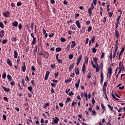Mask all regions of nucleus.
<instances>
[{"label": "nucleus", "instance_id": "obj_1", "mask_svg": "<svg viewBox=\"0 0 125 125\" xmlns=\"http://www.w3.org/2000/svg\"><path fill=\"white\" fill-rule=\"evenodd\" d=\"M91 7L90 8H89L88 10V12L89 16H91V15H92V10H93L94 9V6L93 5V2H92L91 3Z\"/></svg>", "mask_w": 125, "mask_h": 125}, {"label": "nucleus", "instance_id": "obj_2", "mask_svg": "<svg viewBox=\"0 0 125 125\" xmlns=\"http://www.w3.org/2000/svg\"><path fill=\"white\" fill-rule=\"evenodd\" d=\"M101 67H102V71H101V83L102 84H103V81L104 79V75L103 72V64H102V66H101Z\"/></svg>", "mask_w": 125, "mask_h": 125}, {"label": "nucleus", "instance_id": "obj_3", "mask_svg": "<svg viewBox=\"0 0 125 125\" xmlns=\"http://www.w3.org/2000/svg\"><path fill=\"white\" fill-rule=\"evenodd\" d=\"M53 119V122H51V124L54 125V124H58V122H59V117H55V118H52Z\"/></svg>", "mask_w": 125, "mask_h": 125}, {"label": "nucleus", "instance_id": "obj_4", "mask_svg": "<svg viewBox=\"0 0 125 125\" xmlns=\"http://www.w3.org/2000/svg\"><path fill=\"white\" fill-rule=\"evenodd\" d=\"M82 59H83V56L82 55H80L77 59V65H79L81 61H82Z\"/></svg>", "mask_w": 125, "mask_h": 125}, {"label": "nucleus", "instance_id": "obj_5", "mask_svg": "<svg viewBox=\"0 0 125 125\" xmlns=\"http://www.w3.org/2000/svg\"><path fill=\"white\" fill-rule=\"evenodd\" d=\"M113 71V68L112 67H108V71L107 75V77L108 76V74H109V79H110Z\"/></svg>", "mask_w": 125, "mask_h": 125}, {"label": "nucleus", "instance_id": "obj_6", "mask_svg": "<svg viewBox=\"0 0 125 125\" xmlns=\"http://www.w3.org/2000/svg\"><path fill=\"white\" fill-rule=\"evenodd\" d=\"M3 16L6 18H9L10 17V13L9 11H7V12H5V13H3Z\"/></svg>", "mask_w": 125, "mask_h": 125}, {"label": "nucleus", "instance_id": "obj_7", "mask_svg": "<svg viewBox=\"0 0 125 125\" xmlns=\"http://www.w3.org/2000/svg\"><path fill=\"white\" fill-rule=\"evenodd\" d=\"M22 70L23 72H25L26 67V64L25 62H22V65L21 66Z\"/></svg>", "mask_w": 125, "mask_h": 125}, {"label": "nucleus", "instance_id": "obj_8", "mask_svg": "<svg viewBox=\"0 0 125 125\" xmlns=\"http://www.w3.org/2000/svg\"><path fill=\"white\" fill-rule=\"evenodd\" d=\"M50 73V71H46L45 75V77H44V80H47V79H48Z\"/></svg>", "mask_w": 125, "mask_h": 125}, {"label": "nucleus", "instance_id": "obj_9", "mask_svg": "<svg viewBox=\"0 0 125 125\" xmlns=\"http://www.w3.org/2000/svg\"><path fill=\"white\" fill-rule=\"evenodd\" d=\"M36 43H37V38L35 37L34 35V37H33L32 42H31V45H35Z\"/></svg>", "mask_w": 125, "mask_h": 125}, {"label": "nucleus", "instance_id": "obj_10", "mask_svg": "<svg viewBox=\"0 0 125 125\" xmlns=\"http://www.w3.org/2000/svg\"><path fill=\"white\" fill-rule=\"evenodd\" d=\"M82 71L83 73L84 74L86 71V66H85V62L83 63V68H82Z\"/></svg>", "mask_w": 125, "mask_h": 125}, {"label": "nucleus", "instance_id": "obj_11", "mask_svg": "<svg viewBox=\"0 0 125 125\" xmlns=\"http://www.w3.org/2000/svg\"><path fill=\"white\" fill-rule=\"evenodd\" d=\"M80 81H81L80 79H78V80H77V82L75 83V86L77 89H78L79 87Z\"/></svg>", "mask_w": 125, "mask_h": 125}, {"label": "nucleus", "instance_id": "obj_12", "mask_svg": "<svg viewBox=\"0 0 125 125\" xmlns=\"http://www.w3.org/2000/svg\"><path fill=\"white\" fill-rule=\"evenodd\" d=\"M7 63L10 65V66H12L13 65V63L11 62V61H10V59H7Z\"/></svg>", "mask_w": 125, "mask_h": 125}, {"label": "nucleus", "instance_id": "obj_13", "mask_svg": "<svg viewBox=\"0 0 125 125\" xmlns=\"http://www.w3.org/2000/svg\"><path fill=\"white\" fill-rule=\"evenodd\" d=\"M18 24H19L18 21H14V22L12 23V25H13V26L15 27H17L18 26Z\"/></svg>", "mask_w": 125, "mask_h": 125}, {"label": "nucleus", "instance_id": "obj_14", "mask_svg": "<svg viewBox=\"0 0 125 125\" xmlns=\"http://www.w3.org/2000/svg\"><path fill=\"white\" fill-rule=\"evenodd\" d=\"M75 23L78 28H81V23H80L79 21H76Z\"/></svg>", "mask_w": 125, "mask_h": 125}, {"label": "nucleus", "instance_id": "obj_15", "mask_svg": "<svg viewBox=\"0 0 125 125\" xmlns=\"http://www.w3.org/2000/svg\"><path fill=\"white\" fill-rule=\"evenodd\" d=\"M109 59L110 60L111 62H112L113 53L112 51L110 52V53H109Z\"/></svg>", "mask_w": 125, "mask_h": 125}, {"label": "nucleus", "instance_id": "obj_16", "mask_svg": "<svg viewBox=\"0 0 125 125\" xmlns=\"http://www.w3.org/2000/svg\"><path fill=\"white\" fill-rule=\"evenodd\" d=\"M27 89L28 90V91H29L30 92H31V93H32V94H34L33 92V87H32V86H29L27 87Z\"/></svg>", "mask_w": 125, "mask_h": 125}, {"label": "nucleus", "instance_id": "obj_17", "mask_svg": "<svg viewBox=\"0 0 125 125\" xmlns=\"http://www.w3.org/2000/svg\"><path fill=\"white\" fill-rule=\"evenodd\" d=\"M2 88H3V89L4 90V91H5L6 92H9V91H10V88H6V87H4V86L2 85Z\"/></svg>", "mask_w": 125, "mask_h": 125}, {"label": "nucleus", "instance_id": "obj_18", "mask_svg": "<svg viewBox=\"0 0 125 125\" xmlns=\"http://www.w3.org/2000/svg\"><path fill=\"white\" fill-rule=\"evenodd\" d=\"M14 54L15 59H17V58L18 57V53L17 51H16V50L14 51Z\"/></svg>", "mask_w": 125, "mask_h": 125}, {"label": "nucleus", "instance_id": "obj_19", "mask_svg": "<svg viewBox=\"0 0 125 125\" xmlns=\"http://www.w3.org/2000/svg\"><path fill=\"white\" fill-rule=\"evenodd\" d=\"M115 35L116 36V38L119 39L120 38V35L118 30H115Z\"/></svg>", "mask_w": 125, "mask_h": 125}, {"label": "nucleus", "instance_id": "obj_20", "mask_svg": "<svg viewBox=\"0 0 125 125\" xmlns=\"http://www.w3.org/2000/svg\"><path fill=\"white\" fill-rule=\"evenodd\" d=\"M85 31V28L84 26H83L82 28H81L80 29L81 33H84Z\"/></svg>", "mask_w": 125, "mask_h": 125}, {"label": "nucleus", "instance_id": "obj_21", "mask_svg": "<svg viewBox=\"0 0 125 125\" xmlns=\"http://www.w3.org/2000/svg\"><path fill=\"white\" fill-rule=\"evenodd\" d=\"M50 104L49 103H44L43 107L44 108H47V106H49Z\"/></svg>", "mask_w": 125, "mask_h": 125}, {"label": "nucleus", "instance_id": "obj_22", "mask_svg": "<svg viewBox=\"0 0 125 125\" xmlns=\"http://www.w3.org/2000/svg\"><path fill=\"white\" fill-rule=\"evenodd\" d=\"M4 30H1V31H0V38H2L3 37L4 35Z\"/></svg>", "mask_w": 125, "mask_h": 125}, {"label": "nucleus", "instance_id": "obj_23", "mask_svg": "<svg viewBox=\"0 0 125 125\" xmlns=\"http://www.w3.org/2000/svg\"><path fill=\"white\" fill-rule=\"evenodd\" d=\"M118 41H119L118 39H117V40H116V41L115 48H116V52H117L118 49Z\"/></svg>", "mask_w": 125, "mask_h": 125}, {"label": "nucleus", "instance_id": "obj_24", "mask_svg": "<svg viewBox=\"0 0 125 125\" xmlns=\"http://www.w3.org/2000/svg\"><path fill=\"white\" fill-rule=\"evenodd\" d=\"M125 71V66H124V64L123 63H121V72Z\"/></svg>", "mask_w": 125, "mask_h": 125}, {"label": "nucleus", "instance_id": "obj_25", "mask_svg": "<svg viewBox=\"0 0 125 125\" xmlns=\"http://www.w3.org/2000/svg\"><path fill=\"white\" fill-rule=\"evenodd\" d=\"M7 77L8 80L9 81H12V77L11 75H10V74H8V75L7 76Z\"/></svg>", "mask_w": 125, "mask_h": 125}, {"label": "nucleus", "instance_id": "obj_26", "mask_svg": "<svg viewBox=\"0 0 125 125\" xmlns=\"http://www.w3.org/2000/svg\"><path fill=\"white\" fill-rule=\"evenodd\" d=\"M76 46V42L75 41H72L71 42V48H73Z\"/></svg>", "mask_w": 125, "mask_h": 125}, {"label": "nucleus", "instance_id": "obj_27", "mask_svg": "<svg viewBox=\"0 0 125 125\" xmlns=\"http://www.w3.org/2000/svg\"><path fill=\"white\" fill-rule=\"evenodd\" d=\"M70 48H71L70 45H68L65 48V50H66V52H69Z\"/></svg>", "mask_w": 125, "mask_h": 125}, {"label": "nucleus", "instance_id": "obj_28", "mask_svg": "<svg viewBox=\"0 0 125 125\" xmlns=\"http://www.w3.org/2000/svg\"><path fill=\"white\" fill-rule=\"evenodd\" d=\"M106 92V88L105 87V86H104V85L103 87V92L104 93L105 96Z\"/></svg>", "mask_w": 125, "mask_h": 125}, {"label": "nucleus", "instance_id": "obj_29", "mask_svg": "<svg viewBox=\"0 0 125 125\" xmlns=\"http://www.w3.org/2000/svg\"><path fill=\"white\" fill-rule=\"evenodd\" d=\"M107 106H108V107L109 108V109H110V110H111L112 111H114L113 106H112V105H110V104H107Z\"/></svg>", "mask_w": 125, "mask_h": 125}, {"label": "nucleus", "instance_id": "obj_30", "mask_svg": "<svg viewBox=\"0 0 125 125\" xmlns=\"http://www.w3.org/2000/svg\"><path fill=\"white\" fill-rule=\"evenodd\" d=\"M74 63H72V64H70V65H69V70H71V69H73V68H74Z\"/></svg>", "mask_w": 125, "mask_h": 125}, {"label": "nucleus", "instance_id": "obj_31", "mask_svg": "<svg viewBox=\"0 0 125 125\" xmlns=\"http://www.w3.org/2000/svg\"><path fill=\"white\" fill-rule=\"evenodd\" d=\"M95 40H96L95 36H93L91 38V43H94V42H95Z\"/></svg>", "mask_w": 125, "mask_h": 125}, {"label": "nucleus", "instance_id": "obj_32", "mask_svg": "<svg viewBox=\"0 0 125 125\" xmlns=\"http://www.w3.org/2000/svg\"><path fill=\"white\" fill-rule=\"evenodd\" d=\"M84 60H85V63H88V57H87V56H86L85 57Z\"/></svg>", "mask_w": 125, "mask_h": 125}, {"label": "nucleus", "instance_id": "obj_33", "mask_svg": "<svg viewBox=\"0 0 125 125\" xmlns=\"http://www.w3.org/2000/svg\"><path fill=\"white\" fill-rule=\"evenodd\" d=\"M6 78V72H3L2 75V78L3 79H5Z\"/></svg>", "mask_w": 125, "mask_h": 125}, {"label": "nucleus", "instance_id": "obj_34", "mask_svg": "<svg viewBox=\"0 0 125 125\" xmlns=\"http://www.w3.org/2000/svg\"><path fill=\"white\" fill-rule=\"evenodd\" d=\"M56 52H61V51H62V48H60V47H57L56 49Z\"/></svg>", "mask_w": 125, "mask_h": 125}, {"label": "nucleus", "instance_id": "obj_35", "mask_svg": "<svg viewBox=\"0 0 125 125\" xmlns=\"http://www.w3.org/2000/svg\"><path fill=\"white\" fill-rule=\"evenodd\" d=\"M11 41L13 42H16L17 41V39L16 37H12V38L11 39Z\"/></svg>", "mask_w": 125, "mask_h": 125}, {"label": "nucleus", "instance_id": "obj_36", "mask_svg": "<svg viewBox=\"0 0 125 125\" xmlns=\"http://www.w3.org/2000/svg\"><path fill=\"white\" fill-rule=\"evenodd\" d=\"M71 101H72L71 98H70L69 97L68 98H67L66 99V100L65 101V103H68L69 102H71Z\"/></svg>", "mask_w": 125, "mask_h": 125}, {"label": "nucleus", "instance_id": "obj_37", "mask_svg": "<svg viewBox=\"0 0 125 125\" xmlns=\"http://www.w3.org/2000/svg\"><path fill=\"white\" fill-rule=\"evenodd\" d=\"M7 42H8L7 39H4V40H2V44H6V43H7Z\"/></svg>", "mask_w": 125, "mask_h": 125}, {"label": "nucleus", "instance_id": "obj_38", "mask_svg": "<svg viewBox=\"0 0 125 125\" xmlns=\"http://www.w3.org/2000/svg\"><path fill=\"white\" fill-rule=\"evenodd\" d=\"M101 105H102V108H103L104 111H105L106 110V108H105V105L104 104H101Z\"/></svg>", "mask_w": 125, "mask_h": 125}, {"label": "nucleus", "instance_id": "obj_39", "mask_svg": "<svg viewBox=\"0 0 125 125\" xmlns=\"http://www.w3.org/2000/svg\"><path fill=\"white\" fill-rule=\"evenodd\" d=\"M75 72L77 75L80 74L79 68H76V70H75Z\"/></svg>", "mask_w": 125, "mask_h": 125}, {"label": "nucleus", "instance_id": "obj_40", "mask_svg": "<svg viewBox=\"0 0 125 125\" xmlns=\"http://www.w3.org/2000/svg\"><path fill=\"white\" fill-rule=\"evenodd\" d=\"M118 107H119L118 112H121L122 110H123V108L122 106H120V105H118Z\"/></svg>", "mask_w": 125, "mask_h": 125}, {"label": "nucleus", "instance_id": "obj_41", "mask_svg": "<svg viewBox=\"0 0 125 125\" xmlns=\"http://www.w3.org/2000/svg\"><path fill=\"white\" fill-rule=\"evenodd\" d=\"M106 125H112V124L111 123V119L110 118H108V121Z\"/></svg>", "mask_w": 125, "mask_h": 125}, {"label": "nucleus", "instance_id": "obj_42", "mask_svg": "<svg viewBox=\"0 0 125 125\" xmlns=\"http://www.w3.org/2000/svg\"><path fill=\"white\" fill-rule=\"evenodd\" d=\"M121 55H122V51H121L119 54L118 55V57H119L118 60H119V61H121Z\"/></svg>", "mask_w": 125, "mask_h": 125}, {"label": "nucleus", "instance_id": "obj_43", "mask_svg": "<svg viewBox=\"0 0 125 125\" xmlns=\"http://www.w3.org/2000/svg\"><path fill=\"white\" fill-rule=\"evenodd\" d=\"M61 42H66V39L64 38L63 37H61Z\"/></svg>", "mask_w": 125, "mask_h": 125}, {"label": "nucleus", "instance_id": "obj_44", "mask_svg": "<svg viewBox=\"0 0 125 125\" xmlns=\"http://www.w3.org/2000/svg\"><path fill=\"white\" fill-rule=\"evenodd\" d=\"M44 122V118H42V119H41V123H42L41 125H45V124H43Z\"/></svg>", "mask_w": 125, "mask_h": 125}, {"label": "nucleus", "instance_id": "obj_45", "mask_svg": "<svg viewBox=\"0 0 125 125\" xmlns=\"http://www.w3.org/2000/svg\"><path fill=\"white\" fill-rule=\"evenodd\" d=\"M74 58V55L73 54H71V55H69V58L70 60H72Z\"/></svg>", "mask_w": 125, "mask_h": 125}, {"label": "nucleus", "instance_id": "obj_46", "mask_svg": "<svg viewBox=\"0 0 125 125\" xmlns=\"http://www.w3.org/2000/svg\"><path fill=\"white\" fill-rule=\"evenodd\" d=\"M116 53H117V51H116V49L115 48V49L114 50V52H113V58H115L116 55Z\"/></svg>", "mask_w": 125, "mask_h": 125}, {"label": "nucleus", "instance_id": "obj_47", "mask_svg": "<svg viewBox=\"0 0 125 125\" xmlns=\"http://www.w3.org/2000/svg\"><path fill=\"white\" fill-rule=\"evenodd\" d=\"M113 15V12H112V13H111V12H108V16H109V18H112Z\"/></svg>", "mask_w": 125, "mask_h": 125}, {"label": "nucleus", "instance_id": "obj_48", "mask_svg": "<svg viewBox=\"0 0 125 125\" xmlns=\"http://www.w3.org/2000/svg\"><path fill=\"white\" fill-rule=\"evenodd\" d=\"M0 27H1V28H4V27L3 23L1 22H0Z\"/></svg>", "mask_w": 125, "mask_h": 125}, {"label": "nucleus", "instance_id": "obj_49", "mask_svg": "<svg viewBox=\"0 0 125 125\" xmlns=\"http://www.w3.org/2000/svg\"><path fill=\"white\" fill-rule=\"evenodd\" d=\"M11 86H14L16 84V83L14 81H11L10 82Z\"/></svg>", "mask_w": 125, "mask_h": 125}, {"label": "nucleus", "instance_id": "obj_50", "mask_svg": "<svg viewBox=\"0 0 125 125\" xmlns=\"http://www.w3.org/2000/svg\"><path fill=\"white\" fill-rule=\"evenodd\" d=\"M22 28V25L21 24V23H20L19 24V29H20V30H21Z\"/></svg>", "mask_w": 125, "mask_h": 125}, {"label": "nucleus", "instance_id": "obj_51", "mask_svg": "<svg viewBox=\"0 0 125 125\" xmlns=\"http://www.w3.org/2000/svg\"><path fill=\"white\" fill-rule=\"evenodd\" d=\"M104 56H105V54H104V52H103L102 53V55L101 56V59H103L104 58Z\"/></svg>", "mask_w": 125, "mask_h": 125}, {"label": "nucleus", "instance_id": "obj_52", "mask_svg": "<svg viewBox=\"0 0 125 125\" xmlns=\"http://www.w3.org/2000/svg\"><path fill=\"white\" fill-rule=\"evenodd\" d=\"M91 72H89V73L87 74V77H88L89 78V79H90L91 78Z\"/></svg>", "mask_w": 125, "mask_h": 125}, {"label": "nucleus", "instance_id": "obj_53", "mask_svg": "<svg viewBox=\"0 0 125 125\" xmlns=\"http://www.w3.org/2000/svg\"><path fill=\"white\" fill-rule=\"evenodd\" d=\"M84 96L86 98L85 100H86V101H87L88 94H87V93H85V92H84Z\"/></svg>", "mask_w": 125, "mask_h": 125}, {"label": "nucleus", "instance_id": "obj_54", "mask_svg": "<svg viewBox=\"0 0 125 125\" xmlns=\"http://www.w3.org/2000/svg\"><path fill=\"white\" fill-rule=\"evenodd\" d=\"M18 86L19 87L20 90L22 91V88L21 86V84H20V82H19V83H18Z\"/></svg>", "mask_w": 125, "mask_h": 125}, {"label": "nucleus", "instance_id": "obj_55", "mask_svg": "<svg viewBox=\"0 0 125 125\" xmlns=\"http://www.w3.org/2000/svg\"><path fill=\"white\" fill-rule=\"evenodd\" d=\"M22 3L21 2H18V3H17V6H18V7H20Z\"/></svg>", "mask_w": 125, "mask_h": 125}, {"label": "nucleus", "instance_id": "obj_56", "mask_svg": "<svg viewBox=\"0 0 125 125\" xmlns=\"http://www.w3.org/2000/svg\"><path fill=\"white\" fill-rule=\"evenodd\" d=\"M50 91L51 92V93L53 94V93H54L55 90H54L53 87L52 86V88H51V89H50Z\"/></svg>", "mask_w": 125, "mask_h": 125}, {"label": "nucleus", "instance_id": "obj_57", "mask_svg": "<svg viewBox=\"0 0 125 125\" xmlns=\"http://www.w3.org/2000/svg\"><path fill=\"white\" fill-rule=\"evenodd\" d=\"M93 4L94 5V6H96L97 5L98 0H93Z\"/></svg>", "mask_w": 125, "mask_h": 125}, {"label": "nucleus", "instance_id": "obj_58", "mask_svg": "<svg viewBox=\"0 0 125 125\" xmlns=\"http://www.w3.org/2000/svg\"><path fill=\"white\" fill-rule=\"evenodd\" d=\"M93 61L95 63V65H96V62L98 61V58H93Z\"/></svg>", "mask_w": 125, "mask_h": 125}, {"label": "nucleus", "instance_id": "obj_59", "mask_svg": "<svg viewBox=\"0 0 125 125\" xmlns=\"http://www.w3.org/2000/svg\"><path fill=\"white\" fill-rule=\"evenodd\" d=\"M68 95L69 96H73V95H74V93L72 92V91H71L70 92H69Z\"/></svg>", "mask_w": 125, "mask_h": 125}, {"label": "nucleus", "instance_id": "obj_60", "mask_svg": "<svg viewBox=\"0 0 125 125\" xmlns=\"http://www.w3.org/2000/svg\"><path fill=\"white\" fill-rule=\"evenodd\" d=\"M59 54H57V55L56 56V59L58 62H59Z\"/></svg>", "mask_w": 125, "mask_h": 125}, {"label": "nucleus", "instance_id": "obj_61", "mask_svg": "<svg viewBox=\"0 0 125 125\" xmlns=\"http://www.w3.org/2000/svg\"><path fill=\"white\" fill-rule=\"evenodd\" d=\"M97 51V50L96 48V47L92 48V52H93V53H96Z\"/></svg>", "mask_w": 125, "mask_h": 125}, {"label": "nucleus", "instance_id": "obj_62", "mask_svg": "<svg viewBox=\"0 0 125 125\" xmlns=\"http://www.w3.org/2000/svg\"><path fill=\"white\" fill-rule=\"evenodd\" d=\"M104 87H105V89H106V87H107V83L106 81H105V82L104 83Z\"/></svg>", "mask_w": 125, "mask_h": 125}, {"label": "nucleus", "instance_id": "obj_63", "mask_svg": "<svg viewBox=\"0 0 125 125\" xmlns=\"http://www.w3.org/2000/svg\"><path fill=\"white\" fill-rule=\"evenodd\" d=\"M92 29V28L91 26H89L88 28V32H90V31H91Z\"/></svg>", "mask_w": 125, "mask_h": 125}, {"label": "nucleus", "instance_id": "obj_64", "mask_svg": "<svg viewBox=\"0 0 125 125\" xmlns=\"http://www.w3.org/2000/svg\"><path fill=\"white\" fill-rule=\"evenodd\" d=\"M2 118H3V119L4 120H6V114H3Z\"/></svg>", "mask_w": 125, "mask_h": 125}]
</instances>
